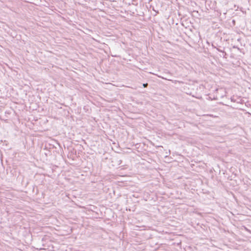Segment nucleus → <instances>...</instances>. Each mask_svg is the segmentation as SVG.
Returning <instances> with one entry per match:
<instances>
[{
    "instance_id": "f257e3e1",
    "label": "nucleus",
    "mask_w": 251,
    "mask_h": 251,
    "mask_svg": "<svg viewBox=\"0 0 251 251\" xmlns=\"http://www.w3.org/2000/svg\"><path fill=\"white\" fill-rule=\"evenodd\" d=\"M148 85V83H144L143 84V86L144 87H147Z\"/></svg>"
},
{
    "instance_id": "f03ea898",
    "label": "nucleus",
    "mask_w": 251,
    "mask_h": 251,
    "mask_svg": "<svg viewBox=\"0 0 251 251\" xmlns=\"http://www.w3.org/2000/svg\"><path fill=\"white\" fill-rule=\"evenodd\" d=\"M231 100H232V101H235V100H233V98H231Z\"/></svg>"
}]
</instances>
